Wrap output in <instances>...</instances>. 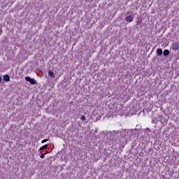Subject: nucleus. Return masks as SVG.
<instances>
[{
    "label": "nucleus",
    "mask_w": 179,
    "mask_h": 179,
    "mask_svg": "<svg viewBox=\"0 0 179 179\" xmlns=\"http://www.w3.org/2000/svg\"><path fill=\"white\" fill-rule=\"evenodd\" d=\"M178 48H179L178 42H176L172 44V50H173L174 51H177Z\"/></svg>",
    "instance_id": "nucleus-2"
},
{
    "label": "nucleus",
    "mask_w": 179,
    "mask_h": 179,
    "mask_svg": "<svg viewBox=\"0 0 179 179\" xmlns=\"http://www.w3.org/2000/svg\"><path fill=\"white\" fill-rule=\"evenodd\" d=\"M164 57H167L170 54V51L169 50H164L163 52Z\"/></svg>",
    "instance_id": "nucleus-7"
},
{
    "label": "nucleus",
    "mask_w": 179,
    "mask_h": 179,
    "mask_svg": "<svg viewBox=\"0 0 179 179\" xmlns=\"http://www.w3.org/2000/svg\"><path fill=\"white\" fill-rule=\"evenodd\" d=\"M163 54V50L159 48L157 50V55H162Z\"/></svg>",
    "instance_id": "nucleus-6"
},
{
    "label": "nucleus",
    "mask_w": 179,
    "mask_h": 179,
    "mask_svg": "<svg viewBox=\"0 0 179 179\" xmlns=\"http://www.w3.org/2000/svg\"><path fill=\"white\" fill-rule=\"evenodd\" d=\"M125 20L127 23H131V22H134V17L132 15H129L126 17Z\"/></svg>",
    "instance_id": "nucleus-3"
},
{
    "label": "nucleus",
    "mask_w": 179,
    "mask_h": 179,
    "mask_svg": "<svg viewBox=\"0 0 179 179\" xmlns=\"http://www.w3.org/2000/svg\"><path fill=\"white\" fill-rule=\"evenodd\" d=\"M81 120H83V121L86 120V117H85V115L81 116Z\"/></svg>",
    "instance_id": "nucleus-11"
},
{
    "label": "nucleus",
    "mask_w": 179,
    "mask_h": 179,
    "mask_svg": "<svg viewBox=\"0 0 179 179\" xmlns=\"http://www.w3.org/2000/svg\"><path fill=\"white\" fill-rule=\"evenodd\" d=\"M2 82V77L0 76V83Z\"/></svg>",
    "instance_id": "nucleus-12"
},
{
    "label": "nucleus",
    "mask_w": 179,
    "mask_h": 179,
    "mask_svg": "<svg viewBox=\"0 0 179 179\" xmlns=\"http://www.w3.org/2000/svg\"><path fill=\"white\" fill-rule=\"evenodd\" d=\"M45 155H47V152H45V153L42 154V155L40 156L41 159H44Z\"/></svg>",
    "instance_id": "nucleus-9"
},
{
    "label": "nucleus",
    "mask_w": 179,
    "mask_h": 179,
    "mask_svg": "<svg viewBox=\"0 0 179 179\" xmlns=\"http://www.w3.org/2000/svg\"><path fill=\"white\" fill-rule=\"evenodd\" d=\"M25 80H27V82H29L31 85H37V81H36V80H34V78H31L29 76L25 77Z\"/></svg>",
    "instance_id": "nucleus-1"
},
{
    "label": "nucleus",
    "mask_w": 179,
    "mask_h": 179,
    "mask_svg": "<svg viewBox=\"0 0 179 179\" xmlns=\"http://www.w3.org/2000/svg\"><path fill=\"white\" fill-rule=\"evenodd\" d=\"M0 36H1V32H0Z\"/></svg>",
    "instance_id": "nucleus-13"
},
{
    "label": "nucleus",
    "mask_w": 179,
    "mask_h": 179,
    "mask_svg": "<svg viewBox=\"0 0 179 179\" xmlns=\"http://www.w3.org/2000/svg\"><path fill=\"white\" fill-rule=\"evenodd\" d=\"M3 79L4 82H9V80H10V77L9 76V75L6 74L3 76Z\"/></svg>",
    "instance_id": "nucleus-4"
},
{
    "label": "nucleus",
    "mask_w": 179,
    "mask_h": 179,
    "mask_svg": "<svg viewBox=\"0 0 179 179\" xmlns=\"http://www.w3.org/2000/svg\"><path fill=\"white\" fill-rule=\"evenodd\" d=\"M44 149H48V145L45 144L44 145H43L42 147L40 148L39 150H44Z\"/></svg>",
    "instance_id": "nucleus-8"
},
{
    "label": "nucleus",
    "mask_w": 179,
    "mask_h": 179,
    "mask_svg": "<svg viewBox=\"0 0 179 179\" xmlns=\"http://www.w3.org/2000/svg\"><path fill=\"white\" fill-rule=\"evenodd\" d=\"M45 142H48V139H43V140L41 141V143H45Z\"/></svg>",
    "instance_id": "nucleus-10"
},
{
    "label": "nucleus",
    "mask_w": 179,
    "mask_h": 179,
    "mask_svg": "<svg viewBox=\"0 0 179 179\" xmlns=\"http://www.w3.org/2000/svg\"><path fill=\"white\" fill-rule=\"evenodd\" d=\"M48 75L50 78H55V75H54V73L51 70H48Z\"/></svg>",
    "instance_id": "nucleus-5"
}]
</instances>
